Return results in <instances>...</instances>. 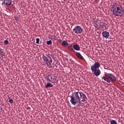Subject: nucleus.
<instances>
[{
    "instance_id": "nucleus-15",
    "label": "nucleus",
    "mask_w": 124,
    "mask_h": 124,
    "mask_svg": "<svg viewBox=\"0 0 124 124\" xmlns=\"http://www.w3.org/2000/svg\"><path fill=\"white\" fill-rule=\"evenodd\" d=\"M68 49L69 50L72 51H74V49H73V46H72V45H70L68 47Z\"/></svg>"
},
{
    "instance_id": "nucleus-3",
    "label": "nucleus",
    "mask_w": 124,
    "mask_h": 124,
    "mask_svg": "<svg viewBox=\"0 0 124 124\" xmlns=\"http://www.w3.org/2000/svg\"><path fill=\"white\" fill-rule=\"evenodd\" d=\"M102 79L108 83H110V81H112V82H116V81H117V78H116V77L112 75V74L109 73H108L107 74H105V77L103 76L102 77Z\"/></svg>"
},
{
    "instance_id": "nucleus-25",
    "label": "nucleus",
    "mask_w": 124,
    "mask_h": 124,
    "mask_svg": "<svg viewBox=\"0 0 124 124\" xmlns=\"http://www.w3.org/2000/svg\"><path fill=\"white\" fill-rule=\"evenodd\" d=\"M1 51H3V49H2L1 47H0V52H1Z\"/></svg>"
},
{
    "instance_id": "nucleus-26",
    "label": "nucleus",
    "mask_w": 124,
    "mask_h": 124,
    "mask_svg": "<svg viewBox=\"0 0 124 124\" xmlns=\"http://www.w3.org/2000/svg\"><path fill=\"white\" fill-rule=\"evenodd\" d=\"M52 80H53V82H54V81H55V79L53 78H52Z\"/></svg>"
},
{
    "instance_id": "nucleus-12",
    "label": "nucleus",
    "mask_w": 124,
    "mask_h": 124,
    "mask_svg": "<svg viewBox=\"0 0 124 124\" xmlns=\"http://www.w3.org/2000/svg\"><path fill=\"white\" fill-rule=\"evenodd\" d=\"M62 46L65 47L66 46H68V43H67L66 41H62Z\"/></svg>"
},
{
    "instance_id": "nucleus-4",
    "label": "nucleus",
    "mask_w": 124,
    "mask_h": 124,
    "mask_svg": "<svg viewBox=\"0 0 124 124\" xmlns=\"http://www.w3.org/2000/svg\"><path fill=\"white\" fill-rule=\"evenodd\" d=\"M43 61H44L46 64H49L51 65V63L53 62V61L52 60V58L50 56H43Z\"/></svg>"
},
{
    "instance_id": "nucleus-8",
    "label": "nucleus",
    "mask_w": 124,
    "mask_h": 124,
    "mask_svg": "<svg viewBox=\"0 0 124 124\" xmlns=\"http://www.w3.org/2000/svg\"><path fill=\"white\" fill-rule=\"evenodd\" d=\"M100 67V64L98 62H95L94 65L91 66V69H97Z\"/></svg>"
},
{
    "instance_id": "nucleus-2",
    "label": "nucleus",
    "mask_w": 124,
    "mask_h": 124,
    "mask_svg": "<svg viewBox=\"0 0 124 124\" xmlns=\"http://www.w3.org/2000/svg\"><path fill=\"white\" fill-rule=\"evenodd\" d=\"M111 11H112L113 14L115 16H123L124 14V9L122 7H120L119 4L114 3L112 5V7L111 9Z\"/></svg>"
},
{
    "instance_id": "nucleus-14",
    "label": "nucleus",
    "mask_w": 124,
    "mask_h": 124,
    "mask_svg": "<svg viewBox=\"0 0 124 124\" xmlns=\"http://www.w3.org/2000/svg\"><path fill=\"white\" fill-rule=\"evenodd\" d=\"M53 87V85L52 84V83H47L46 86H45V88L46 89H47L48 88H50Z\"/></svg>"
},
{
    "instance_id": "nucleus-16",
    "label": "nucleus",
    "mask_w": 124,
    "mask_h": 124,
    "mask_svg": "<svg viewBox=\"0 0 124 124\" xmlns=\"http://www.w3.org/2000/svg\"><path fill=\"white\" fill-rule=\"evenodd\" d=\"M8 102L11 103V104H12V103H13V99H12L11 97H9Z\"/></svg>"
},
{
    "instance_id": "nucleus-11",
    "label": "nucleus",
    "mask_w": 124,
    "mask_h": 124,
    "mask_svg": "<svg viewBox=\"0 0 124 124\" xmlns=\"http://www.w3.org/2000/svg\"><path fill=\"white\" fill-rule=\"evenodd\" d=\"M76 56H77L78 59H80V60H84V57L80 54L79 52H77L75 53Z\"/></svg>"
},
{
    "instance_id": "nucleus-5",
    "label": "nucleus",
    "mask_w": 124,
    "mask_h": 124,
    "mask_svg": "<svg viewBox=\"0 0 124 124\" xmlns=\"http://www.w3.org/2000/svg\"><path fill=\"white\" fill-rule=\"evenodd\" d=\"M73 31L77 34L82 33L83 28H81L79 26H77L73 29Z\"/></svg>"
},
{
    "instance_id": "nucleus-1",
    "label": "nucleus",
    "mask_w": 124,
    "mask_h": 124,
    "mask_svg": "<svg viewBox=\"0 0 124 124\" xmlns=\"http://www.w3.org/2000/svg\"><path fill=\"white\" fill-rule=\"evenodd\" d=\"M88 100L86 94H84L83 93L80 92H75L72 93L71 96L70 102L73 105H76L78 104L79 107L78 109H82L85 107V105H84V102H86Z\"/></svg>"
},
{
    "instance_id": "nucleus-21",
    "label": "nucleus",
    "mask_w": 124,
    "mask_h": 124,
    "mask_svg": "<svg viewBox=\"0 0 124 124\" xmlns=\"http://www.w3.org/2000/svg\"><path fill=\"white\" fill-rule=\"evenodd\" d=\"M36 44H39V41H40V39H39V38H37L36 39Z\"/></svg>"
},
{
    "instance_id": "nucleus-23",
    "label": "nucleus",
    "mask_w": 124,
    "mask_h": 124,
    "mask_svg": "<svg viewBox=\"0 0 124 124\" xmlns=\"http://www.w3.org/2000/svg\"><path fill=\"white\" fill-rule=\"evenodd\" d=\"M49 77H51V76H50V75L46 76V77H45V78H46V79H47V78H48Z\"/></svg>"
},
{
    "instance_id": "nucleus-17",
    "label": "nucleus",
    "mask_w": 124,
    "mask_h": 124,
    "mask_svg": "<svg viewBox=\"0 0 124 124\" xmlns=\"http://www.w3.org/2000/svg\"><path fill=\"white\" fill-rule=\"evenodd\" d=\"M110 124H117V122H116V121H115L114 120H112L110 122Z\"/></svg>"
},
{
    "instance_id": "nucleus-20",
    "label": "nucleus",
    "mask_w": 124,
    "mask_h": 124,
    "mask_svg": "<svg viewBox=\"0 0 124 124\" xmlns=\"http://www.w3.org/2000/svg\"><path fill=\"white\" fill-rule=\"evenodd\" d=\"M47 79H48V81H49L50 82H51V83H54V81H53V79H52V77H50V79H51V80L50 79V78H47Z\"/></svg>"
},
{
    "instance_id": "nucleus-22",
    "label": "nucleus",
    "mask_w": 124,
    "mask_h": 124,
    "mask_svg": "<svg viewBox=\"0 0 124 124\" xmlns=\"http://www.w3.org/2000/svg\"><path fill=\"white\" fill-rule=\"evenodd\" d=\"M51 39H56V36H51Z\"/></svg>"
},
{
    "instance_id": "nucleus-7",
    "label": "nucleus",
    "mask_w": 124,
    "mask_h": 124,
    "mask_svg": "<svg viewBox=\"0 0 124 124\" xmlns=\"http://www.w3.org/2000/svg\"><path fill=\"white\" fill-rule=\"evenodd\" d=\"M12 2V0H4L2 3V5H3V4H5V5H7V6H9V5H12V6H13V4H11Z\"/></svg>"
},
{
    "instance_id": "nucleus-24",
    "label": "nucleus",
    "mask_w": 124,
    "mask_h": 124,
    "mask_svg": "<svg viewBox=\"0 0 124 124\" xmlns=\"http://www.w3.org/2000/svg\"><path fill=\"white\" fill-rule=\"evenodd\" d=\"M15 20L16 21H18V20H19V18H18V17H15Z\"/></svg>"
},
{
    "instance_id": "nucleus-6",
    "label": "nucleus",
    "mask_w": 124,
    "mask_h": 124,
    "mask_svg": "<svg viewBox=\"0 0 124 124\" xmlns=\"http://www.w3.org/2000/svg\"><path fill=\"white\" fill-rule=\"evenodd\" d=\"M92 71L94 73V75L97 77L98 76H99L100 74H101V72L100 71V70L99 69H91Z\"/></svg>"
},
{
    "instance_id": "nucleus-9",
    "label": "nucleus",
    "mask_w": 124,
    "mask_h": 124,
    "mask_svg": "<svg viewBox=\"0 0 124 124\" xmlns=\"http://www.w3.org/2000/svg\"><path fill=\"white\" fill-rule=\"evenodd\" d=\"M102 35L103 37H104V38H108L110 34H109V32L107 31H104L102 33Z\"/></svg>"
},
{
    "instance_id": "nucleus-10",
    "label": "nucleus",
    "mask_w": 124,
    "mask_h": 124,
    "mask_svg": "<svg viewBox=\"0 0 124 124\" xmlns=\"http://www.w3.org/2000/svg\"><path fill=\"white\" fill-rule=\"evenodd\" d=\"M73 48L76 51H80V46L78 44H75L73 46Z\"/></svg>"
},
{
    "instance_id": "nucleus-18",
    "label": "nucleus",
    "mask_w": 124,
    "mask_h": 124,
    "mask_svg": "<svg viewBox=\"0 0 124 124\" xmlns=\"http://www.w3.org/2000/svg\"><path fill=\"white\" fill-rule=\"evenodd\" d=\"M47 45H51L52 44V41L49 40L46 42Z\"/></svg>"
},
{
    "instance_id": "nucleus-27",
    "label": "nucleus",
    "mask_w": 124,
    "mask_h": 124,
    "mask_svg": "<svg viewBox=\"0 0 124 124\" xmlns=\"http://www.w3.org/2000/svg\"><path fill=\"white\" fill-rule=\"evenodd\" d=\"M65 0H63L64 1H65Z\"/></svg>"
},
{
    "instance_id": "nucleus-13",
    "label": "nucleus",
    "mask_w": 124,
    "mask_h": 124,
    "mask_svg": "<svg viewBox=\"0 0 124 124\" xmlns=\"http://www.w3.org/2000/svg\"><path fill=\"white\" fill-rule=\"evenodd\" d=\"M5 56V53H4V51H3V50L0 51V58H3V57Z\"/></svg>"
},
{
    "instance_id": "nucleus-19",
    "label": "nucleus",
    "mask_w": 124,
    "mask_h": 124,
    "mask_svg": "<svg viewBox=\"0 0 124 124\" xmlns=\"http://www.w3.org/2000/svg\"><path fill=\"white\" fill-rule=\"evenodd\" d=\"M4 44L5 45H7V44H9V42L8 41V40H6L4 41Z\"/></svg>"
}]
</instances>
